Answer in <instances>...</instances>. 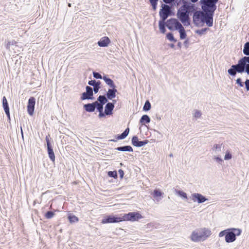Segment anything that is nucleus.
Instances as JSON below:
<instances>
[{
	"mask_svg": "<svg viewBox=\"0 0 249 249\" xmlns=\"http://www.w3.org/2000/svg\"><path fill=\"white\" fill-rule=\"evenodd\" d=\"M199 3L202 10L196 9L193 12L194 24L198 27L199 23H202L201 26L206 23L208 27H212L214 12L217 8L216 3L205 0H200Z\"/></svg>",
	"mask_w": 249,
	"mask_h": 249,
	"instance_id": "nucleus-1",
	"label": "nucleus"
},
{
	"mask_svg": "<svg viewBox=\"0 0 249 249\" xmlns=\"http://www.w3.org/2000/svg\"><path fill=\"white\" fill-rule=\"evenodd\" d=\"M246 72L249 75V56H244L240 58L237 64L232 65L228 69V74L235 77L237 73H242Z\"/></svg>",
	"mask_w": 249,
	"mask_h": 249,
	"instance_id": "nucleus-2",
	"label": "nucleus"
},
{
	"mask_svg": "<svg viewBox=\"0 0 249 249\" xmlns=\"http://www.w3.org/2000/svg\"><path fill=\"white\" fill-rule=\"evenodd\" d=\"M242 233V230L239 228H231L221 231L218 234L219 237L225 236V242L227 243L234 242L237 236Z\"/></svg>",
	"mask_w": 249,
	"mask_h": 249,
	"instance_id": "nucleus-3",
	"label": "nucleus"
},
{
	"mask_svg": "<svg viewBox=\"0 0 249 249\" xmlns=\"http://www.w3.org/2000/svg\"><path fill=\"white\" fill-rule=\"evenodd\" d=\"M197 7L194 4L189 1L186 5H182L178 9L177 14V17L180 18H189L190 15L193 13Z\"/></svg>",
	"mask_w": 249,
	"mask_h": 249,
	"instance_id": "nucleus-4",
	"label": "nucleus"
},
{
	"mask_svg": "<svg viewBox=\"0 0 249 249\" xmlns=\"http://www.w3.org/2000/svg\"><path fill=\"white\" fill-rule=\"evenodd\" d=\"M211 234V231L203 230L200 231H193L191 235V239L194 242H199L206 239Z\"/></svg>",
	"mask_w": 249,
	"mask_h": 249,
	"instance_id": "nucleus-5",
	"label": "nucleus"
},
{
	"mask_svg": "<svg viewBox=\"0 0 249 249\" xmlns=\"http://www.w3.org/2000/svg\"><path fill=\"white\" fill-rule=\"evenodd\" d=\"M121 218L122 221H137L142 218L143 216L138 212H133L123 214Z\"/></svg>",
	"mask_w": 249,
	"mask_h": 249,
	"instance_id": "nucleus-6",
	"label": "nucleus"
},
{
	"mask_svg": "<svg viewBox=\"0 0 249 249\" xmlns=\"http://www.w3.org/2000/svg\"><path fill=\"white\" fill-rule=\"evenodd\" d=\"M165 22L167 25V28L170 31L178 30L182 26L178 19L174 18L167 19Z\"/></svg>",
	"mask_w": 249,
	"mask_h": 249,
	"instance_id": "nucleus-7",
	"label": "nucleus"
},
{
	"mask_svg": "<svg viewBox=\"0 0 249 249\" xmlns=\"http://www.w3.org/2000/svg\"><path fill=\"white\" fill-rule=\"evenodd\" d=\"M122 222L121 216L117 215H107L103 217L101 220V223H116Z\"/></svg>",
	"mask_w": 249,
	"mask_h": 249,
	"instance_id": "nucleus-8",
	"label": "nucleus"
},
{
	"mask_svg": "<svg viewBox=\"0 0 249 249\" xmlns=\"http://www.w3.org/2000/svg\"><path fill=\"white\" fill-rule=\"evenodd\" d=\"M50 135L48 134L46 136L45 138V140L47 143V150L49 158H50V160L53 162H54L55 157L53 150V145L50 140Z\"/></svg>",
	"mask_w": 249,
	"mask_h": 249,
	"instance_id": "nucleus-9",
	"label": "nucleus"
},
{
	"mask_svg": "<svg viewBox=\"0 0 249 249\" xmlns=\"http://www.w3.org/2000/svg\"><path fill=\"white\" fill-rule=\"evenodd\" d=\"M149 142L148 140H144L143 141H139L138 137L134 135L132 137L131 143L132 144L137 147H141L144 146Z\"/></svg>",
	"mask_w": 249,
	"mask_h": 249,
	"instance_id": "nucleus-10",
	"label": "nucleus"
},
{
	"mask_svg": "<svg viewBox=\"0 0 249 249\" xmlns=\"http://www.w3.org/2000/svg\"><path fill=\"white\" fill-rule=\"evenodd\" d=\"M36 99L34 97H31L28 101L27 112L29 115L32 116L34 113Z\"/></svg>",
	"mask_w": 249,
	"mask_h": 249,
	"instance_id": "nucleus-11",
	"label": "nucleus"
},
{
	"mask_svg": "<svg viewBox=\"0 0 249 249\" xmlns=\"http://www.w3.org/2000/svg\"><path fill=\"white\" fill-rule=\"evenodd\" d=\"M192 199L194 202H197L199 204L202 203L208 200L204 196L199 193L192 194Z\"/></svg>",
	"mask_w": 249,
	"mask_h": 249,
	"instance_id": "nucleus-12",
	"label": "nucleus"
},
{
	"mask_svg": "<svg viewBox=\"0 0 249 249\" xmlns=\"http://www.w3.org/2000/svg\"><path fill=\"white\" fill-rule=\"evenodd\" d=\"M151 195L157 202H159L163 197L164 193L160 189H155L151 194Z\"/></svg>",
	"mask_w": 249,
	"mask_h": 249,
	"instance_id": "nucleus-13",
	"label": "nucleus"
},
{
	"mask_svg": "<svg viewBox=\"0 0 249 249\" xmlns=\"http://www.w3.org/2000/svg\"><path fill=\"white\" fill-rule=\"evenodd\" d=\"M110 42V39L107 36H104L98 41L97 44L101 47H107Z\"/></svg>",
	"mask_w": 249,
	"mask_h": 249,
	"instance_id": "nucleus-14",
	"label": "nucleus"
},
{
	"mask_svg": "<svg viewBox=\"0 0 249 249\" xmlns=\"http://www.w3.org/2000/svg\"><path fill=\"white\" fill-rule=\"evenodd\" d=\"M236 84L238 85L240 87H243L245 85V89L247 91H249V79H246L245 82H242V80L241 78H238L236 80Z\"/></svg>",
	"mask_w": 249,
	"mask_h": 249,
	"instance_id": "nucleus-15",
	"label": "nucleus"
},
{
	"mask_svg": "<svg viewBox=\"0 0 249 249\" xmlns=\"http://www.w3.org/2000/svg\"><path fill=\"white\" fill-rule=\"evenodd\" d=\"M159 16L160 17V20L165 21L169 17L167 10L164 8H161L159 11Z\"/></svg>",
	"mask_w": 249,
	"mask_h": 249,
	"instance_id": "nucleus-16",
	"label": "nucleus"
},
{
	"mask_svg": "<svg viewBox=\"0 0 249 249\" xmlns=\"http://www.w3.org/2000/svg\"><path fill=\"white\" fill-rule=\"evenodd\" d=\"M114 108L113 104L111 102H107L105 107V114H107V116L111 115L113 114V110Z\"/></svg>",
	"mask_w": 249,
	"mask_h": 249,
	"instance_id": "nucleus-17",
	"label": "nucleus"
},
{
	"mask_svg": "<svg viewBox=\"0 0 249 249\" xmlns=\"http://www.w3.org/2000/svg\"><path fill=\"white\" fill-rule=\"evenodd\" d=\"M129 131V127H127L122 133L115 135V139L117 140L124 139L128 136Z\"/></svg>",
	"mask_w": 249,
	"mask_h": 249,
	"instance_id": "nucleus-18",
	"label": "nucleus"
},
{
	"mask_svg": "<svg viewBox=\"0 0 249 249\" xmlns=\"http://www.w3.org/2000/svg\"><path fill=\"white\" fill-rule=\"evenodd\" d=\"M115 150L122 151V152H133V149L130 145H124L122 146L117 147L115 148Z\"/></svg>",
	"mask_w": 249,
	"mask_h": 249,
	"instance_id": "nucleus-19",
	"label": "nucleus"
},
{
	"mask_svg": "<svg viewBox=\"0 0 249 249\" xmlns=\"http://www.w3.org/2000/svg\"><path fill=\"white\" fill-rule=\"evenodd\" d=\"M161 7L164 8L167 10V12L169 15V17L173 16L175 15L174 8L172 7L171 5H169L168 4H161Z\"/></svg>",
	"mask_w": 249,
	"mask_h": 249,
	"instance_id": "nucleus-20",
	"label": "nucleus"
},
{
	"mask_svg": "<svg viewBox=\"0 0 249 249\" xmlns=\"http://www.w3.org/2000/svg\"><path fill=\"white\" fill-rule=\"evenodd\" d=\"M103 78L106 84L109 87H111L115 85L113 80L108 77L107 75L104 74Z\"/></svg>",
	"mask_w": 249,
	"mask_h": 249,
	"instance_id": "nucleus-21",
	"label": "nucleus"
},
{
	"mask_svg": "<svg viewBox=\"0 0 249 249\" xmlns=\"http://www.w3.org/2000/svg\"><path fill=\"white\" fill-rule=\"evenodd\" d=\"M150 121V117L148 115L144 114L141 117L139 121V123L141 124L142 125L145 124L149 123Z\"/></svg>",
	"mask_w": 249,
	"mask_h": 249,
	"instance_id": "nucleus-22",
	"label": "nucleus"
},
{
	"mask_svg": "<svg viewBox=\"0 0 249 249\" xmlns=\"http://www.w3.org/2000/svg\"><path fill=\"white\" fill-rule=\"evenodd\" d=\"M98 102L100 105L104 107V105L107 104L108 102V99L106 97L105 95H100L98 96Z\"/></svg>",
	"mask_w": 249,
	"mask_h": 249,
	"instance_id": "nucleus-23",
	"label": "nucleus"
},
{
	"mask_svg": "<svg viewBox=\"0 0 249 249\" xmlns=\"http://www.w3.org/2000/svg\"><path fill=\"white\" fill-rule=\"evenodd\" d=\"M167 25L165 22V21H159V27L161 33H165V32H166V27H167Z\"/></svg>",
	"mask_w": 249,
	"mask_h": 249,
	"instance_id": "nucleus-24",
	"label": "nucleus"
},
{
	"mask_svg": "<svg viewBox=\"0 0 249 249\" xmlns=\"http://www.w3.org/2000/svg\"><path fill=\"white\" fill-rule=\"evenodd\" d=\"M17 44H18V42L14 39L11 40L10 41H8L6 44V48L7 50H10V48L12 46V47H12V49L13 50H14L15 48L17 46H18Z\"/></svg>",
	"mask_w": 249,
	"mask_h": 249,
	"instance_id": "nucleus-25",
	"label": "nucleus"
},
{
	"mask_svg": "<svg viewBox=\"0 0 249 249\" xmlns=\"http://www.w3.org/2000/svg\"><path fill=\"white\" fill-rule=\"evenodd\" d=\"M83 108L86 112H93L95 110L94 108V106L90 103L84 104L83 106Z\"/></svg>",
	"mask_w": 249,
	"mask_h": 249,
	"instance_id": "nucleus-26",
	"label": "nucleus"
},
{
	"mask_svg": "<svg viewBox=\"0 0 249 249\" xmlns=\"http://www.w3.org/2000/svg\"><path fill=\"white\" fill-rule=\"evenodd\" d=\"M2 105L4 112L10 111L9 104L5 96L2 97Z\"/></svg>",
	"mask_w": 249,
	"mask_h": 249,
	"instance_id": "nucleus-27",
	"label": "nucleus"
},
{
	"mask_svg": "<svg viewBox=\"0 0 249 249\" xmlns=\"http://www.w3.org/2000/svg\"><path fill=\"white\" fill-rule=\"evenodd\" d=\"M177 31L179 33V36H180V39L181 40L184 39L187 37V34L185 31V29L184 27L182 26H181L180 28L178 29Z\"/></svg>",
	"mask_w": 249,
	"mask_h": 249,
	"instance_id": "nucleus-28",
	"label": "nucleus"
},
{
	"mask_svg": "<svg viewBox=\"0 0 249 249\" xmlns=\"http://www.w3.org/2000/svg\"><path fill=\"white\" fill-rule=\"evenodd\" d=\"M80 99L81 100H93L95 99L94 96H91L89 93H87L86 91L83 92L81 94Z\"/></svg>",
	"mask_w": 249,
	"mask_h": 249,
	"instance_id": "nucleus-29",
	"label": "nucleus"
},
{
	"mask_svg": "<svg viewBox=\"0 0 249 249\" xmlns=\"http://www.w3.org/2000/svg\"><path fill=\"white\" fill-rule=\"evenodd\" d=\"M68 219L71 223L77 222L79 220L78 218L72 213L68 214Z\"/></svg>",
	"mask_w": 249,
	"mask_h": 249,
	"instance_id": "nucleus-30",
	"label": "nucleus"
},
{
	"mask_svg": "<svg viewBox=\"0 0 249 249\" xmlns=\"http://www.w3.org/2000/svg\"><path fill=\"white\" fill-rule=\"evenodd\" d=\"M178 18L184 26H187L190 25L191 20L190 18L180 17H178Z\"/></svg>",
	"mask_w": 249,
	"mask_h": 249,
	"instance_id": "nucleus-31",
	"label": "nucleus"
},
{
	"mask_svg": "<svg viewBox=\"0 0 249 249\" xmlns=\"http://www.w3.org/2000/svg\"><path fill=\"white\" fill-rule=\"evenodd\" d=\"M189 1L187 0H179L178 2H172L171 4V5L172 7L176 6L178 7L181 4L182 5H186L187 4Z\"/></svg>",
	"mask_w": 249,
	"mask_h": 249,
	"instance_id": "nucleus-32",
	"label": "nucleus"
},
{
	"mask_svg": "<svg viewBox=\"0 0 249 249\" xmlns=\"http://www.w3.org/2000/svg\"><path fill=\"white\" fill-rule=\"evenodd\" d=\"M175 191L176 194L178 196H179L180 197L183 199H188L187 194L185 192H183V191L175 189Z\"/></svg>",
	"mask_w": 249,
	"mask_h": 249,
	"instance_id": "nucleus-33",
	"label": "nucleus"
},
{
	"mask_svg": "<svg viewBox=\"0 0 249 249\" xmlns=\"http://www.w3.org/2000/svg\"><path fill=\"white\" fill-rule=\"evenodd\" d=\"M106 96V97L108 99V100H111L113 99L116 97V94L113 93L111 90H110L109 89H108V91L107 92L106 94H105Z\"/></svg>",
	"mask_w": 249,
	"mask_h": 249,
	"instance_id": "nucleus-34",
	"label": "nucleus"
},
{
	"mask_svg": "<svg viewBox=\"0 0 249 249\" xmlns=\"http://www.w3.org/2000/svg\"><path fill=\"white\" fill-rule=\"evenodd\" d=\"M243 53L246 55V56H249V42H246L244 45L243 50Z\"/></svg>",
	"mask_w": 249,
	"mask_h": 249,
	"instance_id": "nucleus-35",
	"label": "nucleus"
},
{
	"mask_svg": "<svg viewBox=\"0 0 249 249\" xmlns=\"http://www.w3.org/2000/svg\"><path fill=\"white\" fill-rule=\"evenodd\" d=\"M151 108V103H150L149 100H146L144 103V105L143 107L142 110L144 111L147 112L150 110Z\"/></svg>",
	"mask_w": 249,
	"mask_h": 249,
	"instance_id": "nucleus-36",
	"label": "nucleus"
},
{
	"mask_svg": "<svg viewBox=\"0 0 249 249\" xmlns=\"http://www.w3.org/2000/svg\"><path fill=\"white\" fill-rule=\"evenodd\" d=\"M166 37L170 41L174 42H176L177 41V39L174 37V35L172 32L167 33Z\"/></svg>",
	"mask_w": 249,
	"mask_h": 249,
	"instance_id": "nucleus-37",
	"label": "nucleus"
},
{
	"mask_svg": "<svg viewBox=\"0 0 249 249\" xmlns=\"http://www.w3.org/2000/svg\"><path fill=\"white\" fill-rule=\"evenodd\" d=\"M208 30H209V28H204L201 29L196 30L195 31V33L199 36H202L203 35L205 34L206 32L208 31Z\"/></svg>",
	"mask_w": 249,
	"mask_h": 249,
	"instance_id": "nucleus-38",
	"label": "nucleus"
},
{
	"mask_svg": "<svg viewBox=\"0 0 249 249\" xmlns=\"http://www.w3.org/2000/svg\"><path fill=\"white\" fill-rule=\"evenodd\" d=\"M107 176L109 177L113 178L114 179H116L118 178V174L116 171H110L107 172Z\"/></svg>",
	"mask_w": 249,
	"mask_h": 249,
	"instance_id": "nucleus-39",
	"label": "nucleus"
},
{
	"mask_svg": "<svg viewBox=\"0 0 249 249\" xmlns=\"http://www.w3.org/2000/svg\"><path fill=\"white\" fill-rule=\"evenodd\" d=\"M55 213L54 212L51 211H48L44 214L45 217L47 219H51L52 217H53Z\"/></svg>",
	"mask_w": 249,
	"mask_h": 249,
	"instance_id": "nucleus-40",
	"label": "nucleus"
},
{
	"mask_svg": "<svg viewBox=\"0 0 249 249\" xmlns=\"http://www.w3.org/2000/svg\"><path fill=\"white\" fill-rule=\"evenodd\" d=\"M154 11L157 9L158 0H149Z\"/></svg>",
	"mask_w": 249,
	"mask_h": 249,
	"instance_id": "nucleus-41",
	"label": "nucleus"
},
{
	"mask_svg": "<svg viewBox=\"0 0 249 249\" xmlns=\"http://www.w3.org/2000/svg\"><path fill=\"white\" fill-rule=\"evenodd\" d=\"M92 74L93 77L95 79H103V76L99 72L93 71Z\"/></svg>",
	"mask_w": 249,
	"mask_h": 249,
	"instance_id": "nucleus-42",
	"label": "nucleus"
},
{
	"mask_svg": "<svg viewBox=\"0 0 249 249\" xmlns=\"http://www.w3.org/2000/svg\"><path fill=\"white\" fill-rule=\"evenodd\" d=\"M86 91L91 96H93V89L91 87L87 86L86 87Z\"/></svg>",
	"mask_w": 249,
	"mask_h": 249,
	"instance_id": "nucleus-43",
	"label": "nucleus"
},
{
	"mask_svg": "<svg viewBox=\"0 0 249 249\" xmlns=\"http://www.w3.org/2000/svg\"><path fill=\"white\" fill-rule=\"evenodd\" d=\"M154 135L155 137H156L159 140L161 139L163 137V135H162L161 133H160L159 131L156 130H154Z\"/></svg>",
	"mask_w": 249,
	"mask_h": 249,
	"instance_id": "nucleus-44",
	"label": "nucleus"
},
{
	"mask_svg": "<svg viewBox=\"0 0 249 249\" xmlns=\"http://www.w3.org/2000/svg\"><path fill=\"white\" fill-rule=\"evenodd\" d=\"M231 158H232L231 154L229 150H227L226 151L225 155L224 156V160H231Z\"/></svg>",
	"mask_w": 249,
	"mask_h": 249,
	"instance_id": "nucleus-45",
	"label": "nucleus"
},
{
	"mask_svg": "<svg viewBox=\"0 0 249 249\" xmlns=\"http://www.w3.org/2000/svg\"><path fill=\"white\" fill-rule=\"evenodd\" d=\"M213 159L215 160V161L220 164H222V162H223V159L219 156H214Z\"/></svg>",
	"mask_w": 249,
	"mask_h": 249,
	"instance_id": "nucleus-46",
	"label": "nucleus"
},
{
	"mask_svg": "<svg viewBox=\"0 0 249 249\" xmlns=\"http://www.w3.org/2000/svg\"><path fill=\"white\" fill-rule=\"evenodd\" d=\"M221 145L220 144H215L212 148L213 150L221 151Z\"/></svg>",
	"mask_w": 249,
	"mask_h": 249,
	"instance_id": "nucleus-47",
	"label": "nucleus"
},
{
	"mask_svg": "<svg viewBox=\"0 0 249 249\" xmlns=\"http://www.w3.org/2000/svg\"><path fill=\"white\" fill-rule=\"evenodd\" d=\"M201 115H202V113L200 111H199L198 110H195V114H194V117L195 118H199L201 117Z\"/></svg>",
	"mask_w": 249,
	"mask_h": 249,
	"instance_id": "nucleus-48",
	"label": "nucleus"
},
{
	"mask_svg": "<svg viewBox=\"0 0 249 249\" xmlns=\"http://www.w3.org/2000/svg\"><path fill=\"white\" fill-rule=\"evenodd\" d=\"M105 111H101L99 112L98 117L99 118L105 117L107 115V114H105Z\"/></svg>",
	"mask_w": 249,
	"mask_h": 249,
	"instance_id": "nucleus-49",
	"label": "nucleus"
},
{
	"mask_svg": "<svg viewBox=\"0 0 249 249\" xmlns=\"http://www.w3.org/2000/svg\"><path fill=\"white\" fill-rule=\"evenodd\" d=\"M110 88L109 89L110 90H111L113 93H115V94H116V93L118 92L117 89V87L116 85H114V86L110 87Z\"/></svg>",
	"mask_w": 249,
	"mask_h": 249,
	"instance_id": "nucleus-50",
	"label": "nucleus"
},
{
	"mask_svg": "<svg viewBox=\"0 0 249 249\" xmlns=\"http://www.w3.org/2000/svg\"><path fill=\"white\" fill-rule=\"evenodd\" d=\"M118 173H119L120 178L122 179L124 178V171L122 169H120L118 170Z\"/></svg>",
	"mask_w": 249,
	"mask_h": 249,
	"instance_id": "nucleus-51",
	"label": "nucleus"
},
{
	"mask_svg": "<svg viewBox=\"0 0 249 249\" xmlns=\"http://www.w3.org/2000/svg\"><path fill=\"white\" fill-rule=\"evenodd\" d=\"M95 82H96V80H89V82H88V84H89V86H90L94 87V86H95Z\"/></svg>",
	"mask_w": 249,
	"mask_h": 249,
	"instance_id": "nucleus-52",
	"label": "nucleus"
},
{
	"mask_svg": "<svg viewBox=\"0 0 249 249\" xmlns=\"http://www.w3.org/2000/svg\"><path fill=\"white\" fill-rule=\"evenodd\" d=\"M97 111L98 112L100 111H103L104 109V107H102V105H98L97 107L96 108Z\"/></svg>",
	"mask_w": 249,
	"mask_h": 249,
	"instance_id": "nucleus-53",
	"label": "nucleus"
},
{
	"mask_svg": "<svg viewBox=\"0 0 249 249\" xmlns=\"http://www.w3.org/2000/svg\"><path fill=\"white\" fill-rule=\"evenodd\" d=\"M91 104H92V105L94 106V108L95 109L97 107L98 105H99V102H98V98L97 99V100L92 102V103H90Z\"/></svg>",
	"mask_w": 249,
	"mask_h": 249,
	"instance_id": "nucleus-54",
	"label": "nucleus"
},
{
	"mask_svg": "<svg viewBox=\"0 0 249 249\" xmlns=\"http://www.w3.org/2000/svg\"><path fill=\"white\" fill-rule=\"evenodd\" d=\"M5 114L7 117L8 121L9 123H10L11 121V117H10V111L5 112Z\"/></svg>",
	"mask_w": 249,
	"mask_h": 249,
	"instance_id": "nucleus-55",
	"label": "nucleus"
},
{
	"mask_svg": "<svg viewBox=\"0 0 249 249\" xmlns=\"http://www.w3.org/2000/svg\"><path fill=\"white\" fill-rule=\"evenodd\" d=\"M95 86L101 88V82L99 80L96 81L95 82Z\"/></svg>",
	"mask_w": 249,
	"mask_h": 249,
	"instance_id": "nucleus-56",
	"label": "nucleus"
},
{
	"mask_svg": "<svg viewBox=\"0 0 249 249\" xmlns=\"http://www.w3.org/2000/svg\"><path fill=\"white\" fill-rule=\"evenodd\" d=\"M189 43V40L188 38L186 39L184 42L183 44L185 46L186 48H187L188 47V45Z\"/></svg>",
	"mask_w": 249,
	"mask_h": 249,
	"instance_id": "nucleus-57",
	"label": "nucleus"
},
{
	"mask_svg": "<svg viewBox=\"0 0 249 249\" xmlns=\"http://www.w3.org/2000/svg\"><path fill=\"white\" fill-rule=\"evenodd\" d=\"M93 87V88H92L93 92H94L95 94H96L97 93H98L99 91V90L101 89V88H98L95 86Z\"/></svg>",
	"mask_w": 249,
	"mask_h": 249,
	"instance_id": "nucleus-58",
	"label": "nucleus"
},
{
	"mask_svg": "<svg viewBox=\"0 0 249 249\" xmlns=\"http://www.w3.org/2000/svg\"><path fill=\"white\" fill-rule=\"evenodd\" d=\"M172 0H163V2L165 3V4L171 3V1Z\"/></svg>",
	"mask_w": 249,
	"mask_h": 249,
	"instance_id": "nucleus-59",
	"label": "nucleus"
},
{
	"mask_svg": "<svg viewBox=\"0 0 249 249\" xmlns=\"http://www.w3.org/2000/svg\"><path fill=\"white\" fill-rule=\"evenodd\" d=\"M20 133H21L22 139L23 140H24V135H23V131L22 126H20Z\"/></svg>",
	"mask_w": 249,
	"mask_h": 249,
	"instance_id": "nucleus-60",
	"label": "nucleus"
},
{
	"mask_svg": "<svg viewBox=\"0 0 249 249\" xmlns=\"http://www.w3.org/2000/svg\"><path fill=\"white\" fill-rule=\"evenodd\" d=\"M182 46V43L181 42H178L177 43V47L178 49H180Z\"/></svg>",
	"mask_w": 249,
	"mask_h": 249,
	"instance_id": "nucleus-61",
	"label": "nucleus"
},
{
	"mask_svg": "<svg viewBox=\"0 0 249 249\" xmlns=\"http://www.w3.org/2000/svg\"><path fill=\"white\" fill-rule=\"evenodd\" d=\"M168 46L171 48H174L175 46L173 43L169 44Z\"/></svg>",
	"mask_w": 249,
	"mask_h": 249,
	"instance_id": "nucleus-62",
	"label": "nucleus"
},
{
	"mask_svg": "<svg viewBox=\"0 0 249 249\" xmlns=\"http://www.w3.org/2000/svg\"><path fill=\"white\" fill-rule=\"evenodd\" d=\"M112 100V102H111V104H113V106L115 107V104L116 103L117 101L116 100H113V99Z\"/></svg>",
	"mask_w": 249,
	"mask_h": 249,
	"instance_id": "nucleus-63",
	"label": "nucleus"
},
{
	"mask_svg": "<svg viewBox=\"0 0 249 249\" xmlns=\"http://www.w3.org/2000/svg\"><path fill=\"white\" fill-rule=\"evenodd\" d=\"M156 118L158 120H161V117L158 115V114H156Z\"/></svg>",
	"mask_w": 249,
	"mask_h": 249,
	"instance_id": "nucleus-64",
	"label": "nucleus"
}]
</instances>
